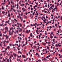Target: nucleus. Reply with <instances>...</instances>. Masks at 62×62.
Segmentation results:
<instances>
[{"instance_id":"8","label":"nucleus","mask_w":62,"mask_h":62,"mask_svg":"<svg viewBox=\"0 0 62 62\" xmlns=\"http://www.w3.org/2000/svg\"><path fill=\"white\" fill-rule=\"evenodd\" d=\"M26 33H29V32H28V30H27L26 31Z\"/></svg>"},{"instance_id":"19","label":"nucleus","mask_w":62,"mask_h":62,"mask_svg":"<svg viewBox=\"0 0 62 62\" xmlns=\"http://www.w3.org/2000/svg\"><path fill=\"white\" fill-rule=\"evenodd\" d=\"M26 44H25V45H26L27 44H28V43H27V41H26Z\"/></svg>"},{"instance_id":"24","label":"nucleus","mask_w":62,"mask_h":62,"mask_svg":"<svg viewBox=\"0 0 62 62\" xmlns=\"http://www.w3.org/2000/svg\"><path fill=\"white\" fill-rule=\"evenodd\" d=\"M6 32H7V31H5V32H3L4 33V34H6Z\"/></svg>"},{"instance_id":"35","label":"nucleus","mask_w":62,"mask_h":62,"mask_svg":"<svg viewBox=\"0 0 62 62\" xmlns=\"http://www.w3.org/2000/svg\"><path fill=\"white\" fill-rule=\"evenodd\" d=\"M6 42V40H4V42H3V43H4H4H5Z\"/></svg>"},{"instance_id":"59","label":"nucleus","mask_w":62,"mask_h":62,"mask_svg":"<svg viewBox=\"0 0 62 62\" xmlns=\"http://www.w3.org/2000/svg\"><path fill=\"white\" fill-rule=\"evenodd\" d=\"M8 41H6V42L8 43Z\"/></svg>"},{"instance_id":"44","label":"nucleus","mask_w":62,"mask_h":62,"mask_svg":"<svg viewBox=\"0 0 62 62\" xmlns=\"http://www.w3.org/2000/svg\"><path fill=\"white\" fill-rule=\"evenodd\" d=\"M45 7H47V4L45 5Z\"/></svg>"},{"instance_id":"60","label":"nucleus","mask_w":62,"mask_h":62,"mask_svg":"<svg viewBox=\"0 0 62 62\" xmlns=\"http://www.w3.org/2000/svg\"><path fill=\"white\" fill-rule=\"evenodd\" d=\"M2 5H4V4H5V3H2Z\"/></svg>"},{"instance_id":"49","label":"nucleus","mask_w":62,"mask_h":62,"mask_svg":"<svg viewBox=\"0 0 62 62\" xmlns=\"http://www.w3.org/2000/svg\"><path fill=\"white\" fill-rule=\"evenodd\" d=\"M17 7H19V5L17 3Z\"/></svg>"},{"instance_id":"34","label":"nucleus","mask_w":62,"mask_h":62,"mask_svg":"<svg viewBox=\"0 0 62 62\" xmlns=\"http://www.w3.org/2000/svg\"><path fill=\"white\" fill-rule=\"evenodd\" d=\"M26 9H25V10H23V12H24V11H26Z\"/></svg>"},{"instance_id":"9","label":"nucleus","mask_w":62,"mask_h":62,"mask_svg":"<svg viewBox=\"0 0 62 62\" xmlns=\"http://www.w3.org/2000/svg\"><path fill=\"white\" fill-rule=\"evenodd\" d=\"M19 53H20L21 54H22V53L20 51H19L18 52V54H19Z\"/></svg>"},{"instance_id":"46","label":"nucleus","mask_w":62,"mask_h":62,"mask_svg":"<svg viewBox=\"0 0 62 62\" xmlns=\"http://www.w3.org/2000/svg\"><path fill=\"white\" fill-rule=\"evenodd\" d=\"M19 17H20V19H22V17H21V16H19Z\"/></svg>"},{"instance_id":"63","label":"nucleus","mask_w":62,"mask_h":62,"mask_svg":"<svg viewBox=\"0 0 62 62\" xmlns=\"http://www.w3.org/2000/svg\"><path fill=\"white\" fill-rule=\"evenodd\" d=\"M60 52H62V50H60Z\"/></svg>"},{"instance_id":"40","label":"nucleus","mask_w":62,"mask_h":62,"mask_svg":"<svg viewBox=\"0 0 62 62\" xmlns=\"http://www.w3.org/2000/svg\"><path fill=\"white\" fill-rule=\"evenodd\" d=\"M24 45H25V44H23V45L22 46V47H23V46H24Z\"/></svg>"},{"instance_id":"7","label":"nucleus","mask_w":62,"mask_h":62,"mask_svg":"<svg viewBox=\"0 0 62 62\" xmlns=\"http://www.w3.org/2000/svg\"><path fill=\"white\" fill-rule=\"evenodd\" d=\"M22 56L23 57V58H25V55H22Z\"/></svg>"},{"instance_id":"30","label":"nucleus","mask_w":62,"mask_h":62,"mask_svg":"<svg viewBox=\"0 0 62 62\" xmlns=\"http://www.w3.org/2000/svg\"><path fill=\"white\" fill-rule=\"evenodd\" d=\"M47 49H49V46H47Z\"/></svg>"},{"instance_id":"14","label":"nucleus","mask_w":62,"mask_h":62,"mask_svg":"<svg viewBox=\"0 0 62 62\" xmlns=\"http://www.w3.org/2000/svg\"><path fill=\"white\" fill-rule=\"evenodd\" d=\"M33 47H34V48L36 49V46H33Z\"/></svg>"},{"instance_id":"29","label":"nucleus","mask_w":62,"mask_h":62,"mask_svg":"<svg viewBox=\"0 0 62 62\" xmlns=\"http://www.w3.org/2000/svg\"><path fill=\"white\" fill-rule=\"evenodd\" d=\"M11 3L12 4H14V3H13V2L12 1H11Z\"/></svg>"},{"instance_id":"32","label":"nucleus","mask_w":62,"mask_h":62,"mask_svg":"<svg viewBox=\"0 0 62 62\" xmlns=\"http://www.w3.org/2000/svg\"><path fill=\"white\" fill-rule=\"evenodd\" d=\"M3 23L2 24H0V26H2V25H3Z\"/></svg>"},{"instance_id":"57","label":"nucleus","mask_w":62,"mask_h":62,"mask_svg":"<svg viewBox=\"0 0 62 62\" xmlns=\"http://www.w3.org/2000/svg\"><path fill=\"white\" fill-rule=\"evenodd\" d=\"M24 61L25 62H26V60H25V59L24 60Z\"/></svg>"},{"instance_id":"50","label":"nucleus","mask_w":62,"mask_h":62,"mask_svg":"<svg viewBox=\"0 0 62 62\" xmlns=\"http://www.w3.org/2000/svg\"><path fill=\"white\" fill-rule=\"evenodd\" d=\"M30 6L31 7H33L32 6V5H30Z\"/></svg>"},{"instance_id":"4","label":"nucleus","mask_w":62,"mask_h":62,"mask_svg":"<svg viewBox=\"0 0 62 62\" xmlns=\"http://www.w3.org/2000/svg\"><path fill=\"white\" fill-rule=\"evenodd\" d=\"M13 55H14V56H15V57H16V54H15V53H13Z\"/></svg>"},{"instance_id":"3","label":"nucleus","mask_w":62,"mask_h":62,"mask_svg":"<svg viewBox=\"0 0 62 62\" xmlns=\"http://www.w3.org/2000/svg\"><path fill=\"white\" fill-rule=\"evenodd\" d=\"M18 31H18V30H17V31L16 30V31H15L14 32L15 34H16V33H18Z\"/></svg>"},{"instance_id":"47","label":"nucleus","mask_w":62,"mask_h":62,"mask_svg":"<svg viewBox=\"0 0 62 62\" xmlns=\"http://www.w3.org/2000/svg\"><path fill=\"white\" fill-rule=\"evenodd\" d=\"M38 30H36V33H37L38 32Z\"/></svg>"},{"instance_id":"64","label":"nucleus","mask_w":62,"mask_h":62,"mask_svg":"<svg viewBox=\"0 0 62 62\" xmlns=\"http://www.w3.org/2000/svg\"><path fill=\"white\" fill-rule=\"evenodd\" d=\"M61 19L62 20V16L61 17Z\"/></svg>"},{"instance_id":"21","label":"nucleus","mask_w":62,"mask_h":62,"mask_svg":"<svg viewBox=\"0 0 62 62\" xmlns=\"http://www.w3.org/2000/svg\"><path fill=\"white\" fill-rule=\"evenodd\" d=\"M52 44H54V41H53V42Z\"/></svg>"},{"instance_id":"41","label":"nucleus","mask_w":62,"mask_h":62,"mask_svg":"<svg viewBox=\"0 0 62 62\" xmlns=\"http://www.w3.org/2000/svg\"><path fill=\"white\" fill-rule=\"evenodd\" d=\"M27 14H28V13L27 12H26V15H27Z\"/></svg>"},{"instance_id":"48","label":"nucleus","mask_w":62,"mask_h":62,"mask_svg":"<svg viewBox=\"0 0 62 62\" xmlns=\"http://www.w3.org/2000/svg\"><path fill=\"white\" fill-rule=\"evenodd\" d=\"M13 11H14V12H15V11H16V10H14V9H13Z\"/></svg>"},{"instance_id":"56","label":"nucleus","mask_w":62,"mask_h":62,"mask_svg":"<svg viewBox=\"0 0 62 62\" xmlns=\"http://www.w3.org/2000/svg\"><path fill=\"white\" fill-rule=\"evenodd\" d=\"M33 9L32 8H31V10H33Z\"/></svg>"},{"instance_id":"22","label":"nucleus","mask_w":62,"mask_h":62,"mask_svg":"<svg viewBox=\"0 0 62 62\" xmlns=\"http://www.w3.org/2000/svg\"><path fill=\"white\" fill-rule=\"evenodd\" d=\"M55 46L56 47H58V45L57 44H56Z\"/></svg>"},{"instance_id":"13","label":"nucleus","mask_w":62,"mask_h":62,"mask_svg":"<svg viewBox=\"0 0 62 62\" xmlns=\"http://www.w3.org/2000/svg\"><path fill=\"white\" fill-rule=\"evenodd\" d=\"M19 25L21 27H22V24L21 23H20L19 24Z\"/></svg>"},{"instance_id":"20","label":"nucleus","mask_w":62,"mask_h":62,"mask_svg":"<svg viewBox=\"0 0 62 62\" xmlns=\"http://www.w3.org/2000/svg\"><path fill=\"white\" fill-rule=\"evenodd\" d=\"M59 5V4H58V3H57V6H58Z\"/></svg>"},{"instance_id":"26","label":"nucleus","mask_w":62,"mask_h":62,"mask_svg":"<svg viewBox=\"0 0 62 62\" xmlns=\"http://www.w3.org/2000/svg\"><path fill=\"white\" fill-rule=\"evenodd\" d=\"M38 53H36V54H35L36 55H38Z\"/></svg>"},{"instance_id":"16","label":"nucleus","mask_w":62,"mask_h":62,"mask_svg":"<svg viewBox=\"0 0 62 62\" xmlns=\"http://www.w3.org/2000/svg\"><path fill=\"white\" fill-rule=\"evenodd\" d=\"M11 30H13V27H11L10 29V30H11Z\"/></svg>"},{"instance_id":"52","label":"nucleus","mask_w":62,"mask_h":62,"mask_svg":"<svg viewBox=\"0 0 62 62\" xmlns=\"http://www.w3.org/2000/svg\"><path fill=\"white\" fill-rule=\"evenodd\" d=\"M35 7H38V5H35Z\"/></svg>"},{"instance_id":"28","label":"nucleus","mask_w":62,"mask_h":62,"mask_svg":"<svg viewBox=\"0 0 62 62\" xmlns=\"http://www.w3.org/2000/svg\"><path fill=\"white\" fill-rule=\"evenodd\" d=\"M6 53L7 55H9V54H8V53Z\"/></svg>"},{"instance_id":"5","label":"nucleus","mask_w":62,"mask_h":62,"mask_svg":"<svg viewBox=\"0 0 62 62\" xmlns=\"http://www.w3.org/2000/svg\"><path fill=\"white\" fill-rule=\"evenodd\" d=\"M2 9H4V6H2L1 8Z\"/></svg>"},{"instance_id":"51","label":"nucleus","mask_w":62,"mask_h":62,"mask_svg":"<svg viewBox=\"0 0 62 62\" xmlns=\"http://www.w3.org/2000/svg\"><path fill=\"white\" fill-rule=\"evenodd\" d=\"M4 20H3L2 21V23H4Z\"/></svg>"},{"instance_id":"36","label":"nucleus","mask_w":62,"mask_h":62,"mask_svg":"<svg viewBox=\"0 0 62 62\" xmlns=\"http://www.w3.org/2000/svg\"><path fill=\"white\" fill-rule=\"evenodd\" d=\"M11 9H13H13H13V8L11 7Z\"/></svg>"},{"instance_id":"38","label":"nucleus","mask_w":62,"mask_h":62,"mask_svg":"<svg viewBox=\"0 0 62 62\" xmlns=\"http://www.w3.org/2000/svg\"><path fill=\"white\" fill-rule=\"evenodd\" d=\"M2 55H3V54H2L1 53L0 54V56H2Z\"/></svg>"},{"instance_id":"2","label":"nucleus","mask_w":62,"mask_h":62,"mask_svg":"<svg viewBox=\"0 0 62 62\" xmlns=\"http://www.w3.org/2000/svg\"><path fill=\"white\" fill-rule=\"evenodd\" d=\"M42 44H43V45L44 46H46V43H44L42 42Z\"/></svg>"},{"instance_id":"17","label":"nucleus","mask_w":62,"mask_h":62,"mask_svg":"<svg viewBox=\"0 0 62 62\" xmlns=\"http://www.w3.org/2000/svg\"><path fill=\"white\" fill-rule=\"evenodd\" d=\"M48 8H49V7H50V4H48Z\"/></svg>"},{"instance_id":"54","label":"nucleus","mask_w":62,"mask_h":62,"mask_svg":"<svg viewBox=\"0 0 62 62\" xmlns=\"http://www.w3.org/2000/svg\"><path fill=\"white\" fill-rule=\"evenodd\" d=\"M43 22H44V23L45 22V20L44 19L43 20Z\"/></svg>"},{"instance_id":"42","label":"nucleus","mask_w":62,"mask_h":62,"mask_svg":"<svg viewBox=\"0 0 62 62\" xmlns=\"http://www.w3.org/2000/svg\"><path fill=\"white\" fill-rule=\"evenodd\" d=\"M48 45H49V44H50V43H51L50 42H48Z\"/></svg>"},{"instance_id":"31","label":"nucleus","mask_w":62,"mask_h":62,"mask_svg":"<svg viewBox=\"0 0 62 62\" xmlns=\"http://www.w3.org/2000/svg\"><path fill=\"white\" fill-rule=\"evenodd\" d=\"M11 56L12 57H13V55L12 54H11Z\"/></svg>"},{"instance_id":"25","label":"nucleus","mask_w":62,"mask_h":62,"mask_svg":"<svg viewBox=\"0 0 62 62\" xmlns=\"http://www.w3.org/2000/svg\"><path fill=\"white\" fill-rule=\"evenodd\" d=\"M8 36H7L6 37V39H8Z\"/></svg>"},{"instance_id":"61","label":"nucleus","mask_w":62,"mask_h":62,"mask_svg":"<svg viewBox=\"0 0 62 62\" xmlns=\"http://www.w3.org/2000/svg\"><path fill=\"white\" fill-rule=\"evenodd\" d=\"M54 38H56V37L55 36L54 37Z\"/></svg>"},{"instance_id":"62","label":"nucleus","mask_w":62,"mask_h":62,"mask_svg":"<svg viewBox=\"0 0 62 62\" xmlns=\"http://www.w3.org/2000/svg\"><path fill=\"white\" fill-rule=\"evenodd\" d=\"M33 26V24H31V26Z\"/></svg>"},{"instance_id":"55","label":"nucleus","mask_w":62,"mask_h":62,"mask_svg":"<svg viewBox=\"0 0 62 62\" xmlns=\"http://www.w3.org/2000/svg\"><path fill=\"white\" fill-rule=\"evenodd\" d=\"M17 24L18 25H19V23H17Z\"/></svg>"},{"instance_id":"18","label":"nucleus","mask_w":62,"mask_h":62,"mask_svg":"<svg viewBox=\"0 0 62 62\" xmlns=\"http://www.w3.org/2000/svg\"><path fill=\"white\" fill-rule=\"evenodd\" d=\"M10 14H9V13L8 15V17H10Z\"/></svg>"},{"instance_id":"15","label":"nucleus","mask_w":62,"mask_h":62,"mask_svg":"<svg viewBox=\"0 0 62 62\" xmlns=\"http://www.w3.org/2000/svg\"><path fill=\"white\" fill-rule=\"evenodd\" d=\"M7 62H9V60L8 59H7Z\"/></svg>"},{"instance_id":"10","label":"nucleus","mask_w":62,"mask_h":62,"mask_svg":"<svg viewBox=\"0 0 62 62\" xmlns=\"http://www.w3.org/2000/svg\"><path fill=\"white\" fill-rule=\"evenodd\" d=\"M2 13L3 14H4V13H5V12L3 11Z\"/></svg>"},{"instance_id":"1","label":"nucleus","mask_w":62,"mask_h":62,"mask_svg":"<svg viewBox=\"0 0 62 62\" xmlns=\"http://www.w3.org/2000/svg\"><path fill=\"white\" fill-rule=\"evenodd\" d=\"M30 17H31V18H32H32H33V15L31 14H30Z\"/></svg>"},{"instance_id":"43","label":"nucleus","mask_w":62,"mask_h":62,"mask_svg":"<svg viewBox=\"0 0 62 62\" xmlns=\"http://www.w3.org/2000/svg\"><path fill=\"white\" fill-rule=\"evenodd\" d=\"M55 25L56 26H57V24L55 23Z\"/></svg>"},{"instance_id":"23","label":"nucleus","mask_w":62,"mask_h":62,"mask_svg":"<svg viewBox=\"0 0 62 62\" xmlns=\"http://www.w3.org/2000/svg\"><path fill=\"white\" fill-rule=\"evenodd\" d=\"M53 36H51V37H50V38H51V39H53Z\"/></svg>"},{"instance_id":"45","label":"nucleus","mask_w":62,"mask_h":62,"mask_svg":"<svg viewBox=\"0 0 62 62\" xmlns=\"http://www.w3.org/2000/svg\"><path fill=\"white\" fill-rule=\"evenodd\" d=\"M23 13H22V14H21V16H23Z\"/></svg>"},{"instance_id":"58","label":"nucleus","mask_w":62,"mask_h":62,"mask_svg":"<svg viewBox=\"0 0 62 62\" xmlns=\"http://www.w3.org/2000/svg\"><path fill=\"white\" fill-rule=\"evenodd\" d=\"M19 36H22V35H21V34H19Z\"/></svg>"},{"instance_id":"39","label":"nucleus","mask_w":62,"mask_h":62,"mask_svg":"<svg viewBox=\"0 0 62 62\" xmlns=\"http://www.w3.org/2000/svg\"><path fill=\"white\" fill-rule=\"evenodd\" d=\"M44 9V10H48V9H47L45 8Z\"/></svg>"},{"instance_id":"11","label":"nucleus","mask_w":62,"mask_h":62,"mask_svg":"<svg viewBox=\"0 0 62 62\" xmlns=\"http://www.w3.org/2000/svg\"><path fill=\"white\" fill-rule=\"evenodd\" d=\"M8 32H9V35H11V34H10V33H11L10 31H8Z\"/></svg>"},{"instance_id":"37","label":"nucleus","mask_w":62,"mask_h":62,"mask_svg":"<svg viewBox=\"0 0 62 62\" xmlns=\"http://www.w3.org/2000/svg\"><path fill=\"white\" fill-rule=\"evenodd\" d=\"M19 39H20V40H22V38H21V37H20L19 38Z\"/></svg>"},{"instance_id":"27","label":"nucleus","mask_w":62,"mask_h":62,"mask_svg":"<svg viewBox=\"0 0 62 62\" xmlns=\"http://www.w3.org/2000/svg\"><path fill=\"white\" fill-rule=\"evenodd\" d=\"M10 4V2L9 1L8 2V5H9V4Z\"/></svg>"},{"instance_id":"12","label":"nucleus","mask_w":62,"mask_h":62,"mask_svg":"<svg viewBox=\"0 0 62 62\" xmlns=\"http://www.w3.org/2000/svg\"><path fill=\"white\" fill-rule=\"evenodd\" d=\"M7 49H9V48H10V47L9 46H8L7 47Z\"/></svg>"},{"instance_id":"33","label":"nucleus","mask_w":62,"mask_h":62,"mask_svg":"<svg viewBox=\"0 0 62 62\" xmlns=\"http://www.w3.org/2000/svg\"><path fill=\"white\" fill-rule=\"evenodd\" d=\"M19 29L20 30V31H22V30L21 29V28H20V27H19Z\"/></svg>"},{"instance_id":"53","label":"nucleus","mask_w":62,"mask_h":62,"mask_svg":"<svg viewBox=\"0 0 62 62\" xmlns=\"http://www.w3.org/2000/svg\"><path fill=\"white\" fill-rule=\"evenodd\" d=\"M24 17H25V18H27V16H25Z\"/></svg>"},{"instance_id":"6","label":"nucleus","mask_w":62,"mask_h":62,"mask_svg":"<svg viewBox=\"0 0 62 62\" xmlns=\"http://www.w3.org/2000/svg\"><path fill=\"white\" fill-rule=\"evenodd\" d=\"M5 30H8V28L7 27H5Z\"/></svg>"}]
</instances>
